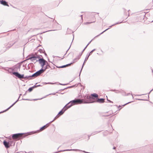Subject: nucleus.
I'll list each match as a JSON object with an SVG mask.
<instances>
[{"instance_id": "nucleus-1", "label": "nucleus", "mask_w": 153, "mask_h": 153, "mask_svg": "<svg viewBox=\"0 0 153 153\" xmlns=\"http://www.w3.org/2000/svg\"><path fill=\"white\" fill-rule=\"evenodd\" d=\"M92 102H88L85 101L83 102V100H81L79 99H77L73 100L70 101L69 103L67 104L64 107L62 110L58 114V115L60 114V115L62 114L64 112L67 110L68 108L71 107L73 105L76 103L81 104L82 103H87Z\"/></svg>"}, {"instance_id": "nucleus-2", "label": "nucleus", "mask_w": 153, "mask_h": 153, "mask_svg": "<svg viewBox=\"0 0 153 153\" xmlns=\"http://www.w3.org/2000/svg\"><path fill=\"white\" fill-rule=\"evenodd\" d=\"M47 68V67L45 68L44 69H41V70H39V71H37L35 73L33 74L32 75L30 76H27L25 77V78H27L29 77H30L31 76L32 77H36L39 75L43 73L46 70V69Z\"/></svg>"}, {"instance_id": "nucleus-3", "label": "nucleus", "mask_w": 153, "mask_h": 153, "mask_svg": "<svg viewBox=\"0 0 153 153\" xmlns=\"http://www.w3.org/2000/svg\"><path fill=\"white\" fill-rule=\"evenodd\" d=\"M13 74L19 79H22V78H25V77H24L23 74L21 75L20 74H19L18 72H13Z\"/></svg>"}, {"instance_id": "nucleus-4", "label": "nucleus", "mask_w": 153, "mask_h": 153, "mask_svg": "<svg viewBox=\"0 0 153 153\" xmlns=\"http://www.w3.org/2000/svg\"><path fill=\"white\" fill-rule=\"evenodd\" d=\"M22 133H18L13 134L12 136L13 139H17L18 137H21L22 135L23 134Z\"/></svg>"}, {"instance_id": "nucleus-5", "label": "nucleus", "mask_w": 153, "mask_h": 153, "mask_svg": "<svg viewBox=\"0 0 153 153\" xmlns=\"http://www.w3.org/2000/svg\"><path fill=\"white\" fill-rule=\"evenodd\" d=\"M39 62L41 64V65L42 67V68L43 69V66L45 65V62L46 61L44 59H40L39 60Z\"/></svg>"}, {"instance_id": "nucleus-6", "label": "nucleus", "mask_w": 153, "mask_h": 153, "mask_svg": "<svg viewBox=\"0 0 153 153\" xmlns=\"http://www.w3.org/2000/svg\"><path fill=\"white\" fill-rule=\"evenodd\" d=\"M0 3L1 4H2L4 6H7L8 7L9 6V5L7 4V2L3 0H0Z\"/></svg>"}, {"instance_id": "nucleus-7", "label": "nucleus", "mask_w": 153, "mask_h": 153, "mask_svg": "<svg viewBox=\"0 0 153 153\" xmlns=\"http://www.w3.org/2000/svg\"><path fill=\"white\" fill-rule=\"evenodd\" d=\"M37 57L35 56L30 57L28 59L31 60V61L34 62L35 61H37Z\"/></svg>"}, {"instance_id": "nucleus-8", "label": "nucleus", "mask_w": 153, "mask_h": 153, "mask_svg": "<svg viewBox=\"0 0 153 153\" xmlns=\"http://www.w3.org/2000/svg\"><path fill=\"white\" fill-rule=\"evenodd\" d=\"M3 144L6 148H8L10 147L9 143L8 142L4 141L3 142Z\"/></svg>"}, {"instance_id": "nucleus-9", "label": "nucleus", "mask_w": 153, "mask_h": 153, "mask_svg": "<svg viewBox=\"0 0 153 153\" xmlns=\"http://www.w3.org/2000/svg\"><path fill=\"white\" fill-rule=\"evenodd\" d=\"M18 100H19V99L18 100H16L14 103H13L11 106H10L8 108H7V109H6V110H5V111H4L2 112H0V113H3V112H4L6 111H7L8 110H9L11 107L13 106L18 101Z\"/></svg>"}, {"instance_id": "nucleus-10", "label": "nucleus", "mask_w": 153, "mask_h": 153, "mask_svg": "<svg viewBox=\"0 0 153 153\" xmlns=\"http://www.w3.org/2000/svg\"><path fill=\"white\" fill-rule=\"evenodd\" d=\"M80 57V56H77L76 58L73 59V62L72 63H73L76 62L79 59Z\"/></svg>"}, {"instance_id": "nucleus-11", "label": "nucleus", "mask_w": 153, "mask_h": 153, "mask_svg": "<svg viewBox=\"0 0 153 153\" xmlns=\"http://www.w3.org/2000/svg\"><path fill=\"white\" fill-rule=\"evenodd\" d=\"M121 22H117V23L114 24H113V25H112L111 26H110L109 27V28H107V29H106L104 31H103V32H102V33H101L100 34H102L103 32H105V31H106L107 30H108L109 28H110V27H111L112 26H114V25H117V24H120V23Z\"/></svg>"}, {"instance_id": "nucleus-12", "label": "nucleus", "mask_w": 153, "mask_h": 153, "mask_svg": "<svg viewBox=\"0 0 153 153\" xmlns=\"http://www.w3.org/2000/svg\"><path fill=\"white\" fill-rule=\"evenodd\" d=\"M89 56V55H88V56H86V57L85 58V61H84V63L82 65V69H81V71L82 70V68L84 66V63L85 62V61H86L87 59H88V57Z\"/></svg>"}, {"instance_id": "nucleus-13", "label": "nucleus", "mask_w": 153, "mask_h": 153, "mask_svg": "<svg viewBox=\"0 0 153 153\" xmlns=\"http://www.w3.org/2000/svg\"><path fill=\"white\" fill-rule=\"evenodd\" d=\"M72 64V63H71L70 64H67L66 65H62V66H61L59 67H58V68H63L65 67L68 66H69L71 64Z\"/></svg>"}, {"instance_id": "nucleus-14", "label": "nucleus", "mask_w": 153, "mask_h": 153, "mask_svg": "<svg viewBox=\"0 0 153 153\" xmlns=\"http://www.w3.org/2000/svg\"><path fill=\"white\" fill-rule=\"evenodd\" d=\"M81 151L80 150L78 149H66L63 150L61 151Z\"/></svg>"}, {"instance_id": "nucleus-15", "label": "nucleus", "mask_w": 153, "mask_h": 153, "mask_svg": "<svg viewBox=\"0 0 153 153\" xmlns=\"http://www.w3.org/2000/svg\"><path fill=\"white\" fill-rule=\"evenodd\" d=\"M104 100L103 98H101L98 100V102H104Z\"/></svg>"}, {"instance_id": "nucleus-16", "label": "nucleus", "mask_w": 153, "mask_h": 153, "mask_svg": "<svg viewBox=\"0 0 153 153\" xmlns=\"http://www.w3.org/2000/svg\"><path fill=\"white\" fill-rule=\"evenodd\" d=\"M48 125V124H47L46 125L42 127H41L40 129L41 130H44V129L46 128L47 127V126H46Z\"/></svg>"}, {"instance_id": "nucleus-17", "label": "nucleus", "mask_w": 153, "mask_h": 153, "mask_svg": "<svg viewBox=\"0 0 153 153\" xmlns=\"http://www.w3.org/2000/svg\"><path fill=\"white\" fill-rule=\"evenodd\" d=\"M91 96L92 97H98V95L96 94H91Z\"/></svg>"}, {"instance_id": "nucleus-18", "label": "nucleus", "mask_w": 153, "mask_h": 153, "mask_svg": "<svg viewBox=\"0 0 153 153\" xmlns=\"http://www.w3.org/2000/svg\"><path fill=\"white\" fill-rule=\"evenodd\" d=\"M58 115L57 114V115L54 118V119L52 121L50 122V123H51L52 122H53L55 120L56 118H57L59 117Z\"/></svg>"}, {"instance_id": "nucleus-19", "label": "nucleus", "mask_w": 153, "mask_h": 153, "mask_svg": "<svg viewBox=\"0 0 153 153\" xmlns=\"http://www.w3.org/2000/svg\"><path fill=\"white\" fill-rule=\"evenodd\" d=\"M33 89V87H30L29 88V89H28V91H29L30 92L31 91H32Z\"/></svg>"}, {"instance_id": "nucleus-20", "label": "nucleus", "mask_w": 153, "mask_h": 153, "mask_svg": "<svg viewBox=\"0 0 153 153\" xmlns=\"http://www.w3.org/2000/svg\"><path fill=\"white\" fill-rule=\"evenodd\" d=\"M91 97L90 96H88L86 98L88 99H90L91 98Z\"/></svg>"}, {"instance_id": "nucleus-21", "label": "nucleus", "mask_w": 153, "mask_h": 153, "mask_svg": "<svg viewBox=\"0 0 153 153\" xmlns=\"http://www.w3.org/2000/svg\"><path fill=\"white\" fill-rule=\"evenodd\" d=\"M95 49H94L92 51H91L90 52V53H89V55L90 56V55L94 51H95Z\"/></svg>"}, {"instance_id": "nucleus-22", "label": "nucleus", "mask_w": 153, "mask_h": 153, "mask_svg": "<svg viewBox=\"0 0 153 153\" xmlns=\"http://www.w3.org/2000/svg\"><path fill=\"white\" fill-rule=\"evenodd\" d=\"M115 92L116 93H119L120 92V91L119 90H115Z\"/></svg>"}, {"instance_id": "nucleus-23", "label": "nucleus", "mask_w": 153, "mask_h": 153, "mask_svg": "<svg viewBox=\"0 0 153 153\" xmlns=\"http://www.w3.org/2000/svg\"><path fill=\"white\" fill-rule=\"evenodd\" d=\"M91 41H90L89 42H88V45H87V46L85 47V48L84 49L83 51H84L85 49L87 47V46L88 45L91 43Z\"/></svg>"}, {"instance_id": "nucleus-24", "label": "nucleus", "mask_w": 153, "mask_h": 153, "mask_svg": "<svg viewBox=\"0 0 153 153\" xmlns=\"http://www.w3.org/2000/svg\"><path fill=\"white\" fill-rule=\"evenodd\" d=\"M130 102H128V103H126V104H125L124 105H122V106L123 107V106H124L125 105H127V104H128V103H130Z\"/></svg>"}, {"instance_id": "nucleus-25", "label": "nucleus", "mask_w": 153, "mask_h": 153, "mask_svg": "<svg viewBox=\"0 0 153 153\" xmlns=\"http://www.w3.org/2000/svg\"><path fill=\"white\" fill-rule=\"evenodd\" d=\"M91 23V22H86V23H84V24L86 25V24H89V23Z\"/></svg>"}, {"instance_id": "nucleus-26", "label": "nucleus", "mask_w": 153, "mask_h": 153, "mask_svg": "<svg viewBox=\"0 0 153 153\" xmlns=\"http://www.w3.org/2000/svg\"><path fill=\"white\" fill-rule=\"evenodd\" d=\"M51 19L53 21V22H56V21H54V19Z\"/></svg>"}, {"instance_id": "nucleus-27", "label": "nucleus", "mask_w": 153, "mask_h": 153, "mask_svg": "<svg viewBox=\"0 0 153 153\" xmlns=\"http://www.w3.org/2000/svg\"><path fill=\"white\" fill-rule=\"evenodd\" d=\"M80 16L81 17V19L82 20V15H81Z\"/></svg>"}, {"instance_id": "nucleus-28", "label": "nucleus", "mask_w": 153, "mask_h": 153, "mask_svg": "<svg viewBox=\"0 0 153 153\" xmlns=\"http://www.w3.org/2000/svg\"><path fill=\"white\" fill-rule=\"evenodd\" d=\"M39 51H40V52H43V51L42 50H40Z\"/></svg>"}, {"instance_id": "nucleus-29", "label": "nucleus", "mask_w": 153, "mask_h": 153, "mask_svg": "<svg viewBox=\"0 0 153 153\" xmlns=\"http://www.w3.org/2000/svg\"><path fill=\"white\" fill-rule=\"evenodd\" d=\"M36 133V132H33H33H32V134H33L35 133Z\"/></svg>"}, {"instance_id": "nucleus-30", "label": "nucleus", "mask_w": 153, "mask_h": 153, "mask_svg": "<svg viewBox=\"0 0 153 153\" xmlns=\"http://www.w3.org/2000/svg\"><path fill=\"white\" fill-rule=\"evenodd\" d=\"M121 106H121L119 105V106H118V108H119L120 107H121Z\"/></svg>"}, {"instance_id": "nucleus-31", "label": "nucleus", "mask_w": 153, "mask_h": 153, "mask_svg": "<svg viewBox=\"0 0 153 153\" xmlns=\"http://www.w3.org/2000/svg\"><path fill=\"white\" fill-rule=\"evenodd\" d=\"M71 46H70L69 48L67 50V51H68V50H69Z\"/></svg>"}, {"instance_id": "nucleus-32", "label": "nucleus", "mask_w": 153, "mask_h": 153, "mask_svg": "<svg viewBox=\"0 0 153 153\" xmlns=\"http://www.w3.org/2000/svg\"><path fill=\"white\" fill-rule=\"evenodd\" d=\"M53 94V95H54V94Z\"/></svg>"}, {"instance_id": "nucleus-33", "label": "nucleus", "mask_w": 153, "mask_h": 153, "mask_svg": "<svg viewBox=\"0 0 153 153\" xmlns=\"http://www.w3.org/2000/svg\"><path fill=\"white\" fill-rule=\"evenodd\" d=\"M25 100H27V99H25Z\"/></svg>"}]
</instances>
